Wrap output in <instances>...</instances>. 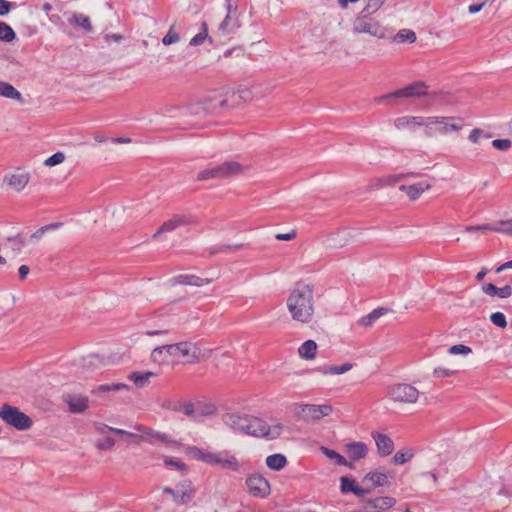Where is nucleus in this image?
<instances>
[{
	"label": "nucleus",
	"mask_w": 512,
	"mask_h": 512,
	"mask_svg": "<svg viewBox=\"0 0 512 512\" xmlns=\"http://www.w3.org/2000/svg\"><path fill=\"white\" fill-rule=\"evenodd\" d=\"M318 297L315 294L314 285L305 281L295 283L286 299V307L291 318L302 324L310 323L315 314V304Z\"/></svg>",
	"instance_id": "f257e3e1"
},
{
	"label": "nucleus",
	"mask_w": 512,
	"mask_h": 512,
	"mask_svg": "<svg viewBox=\"0 0 512 512\" xmlns=\"http://www.w3.org/2000/svg\"><path fill=\"white\" fill-rule=\"evenodd\" d=\"M201 357V350L192 342H179L158 346L151 352V360L157 364H169L174 361L196 363Z\"/></svg>",
	"instance_id": "f03ea898"
},
{
	"label": "nucleus",
	"mask_w": 512,
	"mask_h": 512,
	"mask_svg": "<svg viewBox=\"0 0 512 512\" xmlns=\"http://www.w3.org/2000/svg\"><path fill=\"white\" fill-rule=\"evenodd\" d=\"M185 452L189 458L210 465H220L222 468L232 471H238L240 468L237 458L231 456L227 451L213 453L197 446H187Z\"/></svg>",
	"instance_id": "7ed1b4c3"
},
{
	"label": "nucleus",
	"mask_w": 512,
	"mask_h": 512,
	"mask_svg": "<svg viewBox=\"0 0 512 512\" xmlns=\"http://www.w3.org/2000/svg\"><path fill=\"white\" fill-rule=\"evenodd\" d=\"M281 433V424L269 426L264 420L260 418L253 416H248L247 418V424L244 431V434L246 435L273 440L278 438Z\"/></svg>",
	"instance_id": "20e7f679"
},
{
	"label": "nucleus",
	"mask_w": 512,
	"mask_h": 512,
	"mask_svg": "<svg viewBox=\"0 0 512 512\" xmlns=\"http://www.w3.org/2000/svg\"><path fill=\"white\" fill-rule=\"evenodd\" d=\"M386 396L394 403L415 404L420 392L409 383H395L387 387Z\"/></svg>",
	"instance_id": "39448f33"
},
{
	"label": "nucleus",
	"mask_w": 512,
	"mask_h": 512,
	"mask_svg": "<svg viewBox=\"0 0 512 512\" xmlns=\"http://www.w3.org/2000/svg\"><path fill=\"white\" fill-rule=\"evenodd\" d=\"M0 419L19 431L29 430L33 425V421L30 416L20 411L19 408L9 404H4L0 408Z\"/></svg>",
	"instance_id": "423d86ee"
},
{
	"label": "nucleus",
	"mask_w": 512,
	"mask_h": 512,
	"mask_svg": "<svg viewBox=\"0 0 512 512\" xmlns=\"http://www.w3.org/2000/svg\"><path fill=\"white\" fill-rule=\"evenodd\" d=\"M242 172V166L235 161H227L218 166L204 169L197 175L198 180L223 179Z\"/></svg>",
	"instance_id": "0eeeda50"
},
{
	"label": "nucleus",
	"mask_w": 512,
	"mask_h": 512,
	"mask_svg": "<svg viewBox=\"0 0 512 512\" xmlns=\"http://www.w3.org/2000/svg\"><path fill=\"white\" fill-rule=\"evenodd\" d=\"M353 32L356 34H369L378 39H383L387 35V30L379 21L364 15L357 17L353 22Z\"/></svg>",
	"instance_id": "6e6552de"
},
{
	"label": "nucleus",
	"mask_w": 512,
	"mask_h": 512,
	"mask_svg": "<svg viewBox=\"0 0 512 512\" xmlns=\"http://www.w3.org/2000/svg\"><path fill=\"white\" fill-rule=\"evenodd\" d=\"M230 107L229 99L224 97L221 93H213L204 97L196 105L191 107L194 114H209L217 113L220 109Z\"/></svg>",
	"instance_id": "1a4fd4ad"
},
{
	"label": "nucleus",
	"mask_w": 512,
	"mask_h": 512,
	"mask_svg": "<svg viewBox=\"0 0 512 512\" xmlns=\"http://www.w3.org/2000/svg\"><path fill=\"white\" fill-rule=\"evenodd\" d=\"M428 95V86L423 81H416L410 85L395 90L386 95H382L376 98V101L383 102L391 98H420Z\"/></svg>",
	"instance_id": "9d476101"
},
{
	"label": "nucleus",
	"mask_w": 512,
	"mask_h": 512,
	"mask_svg": "<svg viewBox=\"0 0 512 512\" xmlns=\"http://www.w3.org/2000/svg\"><path fill=\"white\" fill-rule=\"evenodd\" d=\"M194 223V217L190 214H175L163 222L159 229L152 235V239L156 240L161 234L170 233L180 227L189 226Z\"/></svg>",
	"instance_id": "9b49d317"
},
{
	"label": "nucleus",
	"mask_w": 512,
	"mask_h": 512,
	"mask_svg": "<svg viewBox=\"0 0 512 512\" xmlns=\"http://www.w3.org/2000/svg\"><path fill=\"white\" fill-rule=\"evenodd\" d=\"M163 491L170 494L174 502L178 505L188 503L195 495V489L190 480L180 482L175 489L165 487Z\"/></svg>",
	"instance_id": "f8f14e48"
},
{
	"label": "nucleus",
	"mask_w": 512,
	"mask_h": 512,
	"mask_svg": "<svg viewBox=\"0 0 512 512\" xmlns=\"http://www.w3.org/2000/svg\"><path fill=\"white\" fill-rule=\"evenodd\" d=\"M300 417L305 420L317 421L332 413L333 407L330 404H302L300 405Z\"/></svg>",
	"instance_id": "ddd939ff"
},
{
	"label": "nucleus",
	"mask_w": 512,
	"mask_h": 512,
	"mask_svg": "<svg viewBox=\"0 0 512 512\" xmlns=\"http://www.w3.org/2000/svg\"><path fill=\"white\" fill-rule=\"evenodd\" d=\"M134 428L143 434V439H139V441H147L150 444H154L156 441H160L166 444L179 445V442L171 439V437L166 433L153 430L152 428L141 424L135 425Z\"/></svg>",
	"instance_id": "4468645a"
},
{
	"label": "nucleus",
	"mask_w": 512,
	"mask_h": 512,
	"mask_svg": "<svg viewBox=\"0 0 512 512\" xmlns=\"http://www.w3.org/2000/svg\"><path fill=\"white\" fill-rule=\"evenodd\" d=\"M249 493L257 497H266L270 493L269 482L260 474H253L246 479Z\"/></svg>",
	"instance_id": "2eb2a0df"
},
{
	"label": "nucleus",
	"mask_w": 512,
	"mask_h": 512,
	"mask_svg": "<svg viewBox=\"0 0 512 512\" xmlns=\"http://www.w3.org/2000/svg\"><path fill=\"white\" fill-rule=\"evenodd\" d=\"M365 504L369 512H386L396 504V499L390 496H381L370 498L365 501Z\"/></svg>",
	"instance_id": "dca6fc26"
},
{
	"label": "nucleus",
	"mask_w": 512,
	"mask_h": 512,
	"mask_svg": "<svg viewBox=\"0 0 512 512\" xmlns=\"http://www.w3.org/2000/svg\"><path fill=\"white\" fill-rule=\"evenodd\" d=\"M248 415L226 413L222 416L223 423L237 433L244 434Z\"/></svg>",
	"instance_id": "f3484780"
},
{
	"label": "nucleus",
	"mask_w": 512,
	"mask_h": 512,
	"mask_svg": "<svg viewBox=\"0 0 512 512\" xmlns=\"http://www.w3.org/2000/svg\"><path fill=\"white\" fill-rule=\"evenodd\" d=\"M418 173H407V174H391L378 177L373 180L371 184L372 189H381L386 186H394L398 182L404 180L407 177H415L418 176Z\"/></svg>",
	"instance_id": "a211bd4d"
},
{
	"label": "nucleus",
	"mask_w": 512,
	"mask_h": 512,
	"mask_svg": "<svg viewBox=\"0 0 512 512\" xmlns=\"http://www.w3.org/2000/svg\"><path fill=\"white\" fill-rule=\"evenodd\" d=\"M63 399L71 413H83L89 407L88 397L83 395L67 394Z\"/></svg>",
	"instance_id": "6ab92c4d"
},
{
	"label": "nucleus",
	"mask_w": 512,
	"mask_h": 512,
	"mask_svg": "<svg viewBox=\"0 0 512 512\" xmlns=\"http://www.w3.org/2000/svg\"><path fill=\"white\" fill-rule=\"evenodd\" d=\"M371 435L376 443L378 454L381 457H386L393 452L394 443L389 436L375 431L372 432Z\"/></svg>",
	"instance_id": "aec40b11"
},
{
	"label": "nucleus",
	"mask_w": 512,
	"mask_h": 512,
	"mask_svg": "<svg viewBox=\"0 0 512 512\" xmlns=\"http://www.w3.org/2000/svg\"><path fill=\"white\" fill-rule=\"evenodd\" d=\"M30 181L28 173L16 172L10 175H6L4 182L8 187L16 192L22 191Z\"/></svg>",
	"instance_id": "412c9836"
},
{
	"label": "nucleus",
	"mask_w": 512,
	"mask_h": 512,
	"mask_svg": "<svg viewBox=\"0 0 512 512\" xmlns=\"http://www.w3.org/2000/svg\"><path fill=\"white\" fill-rule=\"evenodd\" d=\"M439 120H443V121L438 123L436 130L441 134H449L451 132H458L463 127L461 119H458V122H456V118H454V117L439 116Z\"/></svg>",
	"instance_id": "4be33fe9"
},
{
	"label": "nucleus",
	"mask_w": 512,
	"mask_h": 512,
	"mask_svg": "<svg viewBox=\"0 0 512 512\" xmlns=\"http://www.w3.org/2000/svg\"><path fill=\"white\" fill-rule=\"evenodd\" d=\"M431 184L427 182H419L412 185H401L400 190L405 192L410 200H417L424 191L429 190Z\"/></svg>",
	"instance_id": "5701e85b"
},
{
	"label": "nucleus",
	"mask_w": 512,
	"mask_h": 512,
	"mask_svg": "<svg viewBox=\"0 0 512 512\" xmlns=\"http://www.w3.org/2000/svg\"><path fill=\"white\" fill-rule=\"evenodd\" d=\"M227 98L229 99L230 107H236L252 100V92L248 88H239L227 96Z\"/></svg>",
	"instance_id": "b1692460"
},
{
	"label": "nucleus",
	"mask_w": 512,
	"mask_h": 512,
	"mask_svg": "<svg viewBox=\"0 0 512 512\" xmlns=\"http://www.w3.org/2000/svg\"><path fill=\"white\" fill-rule=\"evenodd\" d=\"M362 482L369 484V487L371 488V490H373L376 487L386 485L388 482V477L385 473L379 471H372L364 476Z\"/></svg>",
	"instance_id": "393cba45"
},
{
	"label": "nucleus",
	"mask_w": 512,
	"mask_h": 512,
	"mask_svg": "<svg viewBox=\"0 0 512 512\" xmlns=\"http://www.w3.org/2000/svg\"><path fill=\"white\" fill-rule=\"evenodd\" d=\"M349 457L356 461L366 457L368 453L367 445L363 442H353L346 446Z\"/></svg>",
	"instance_id": "a878e982"
},
{
	"label": "nucleus",
	"mask_w": 512,
	"mask_h": 512,
	"mask_svg": "<svg viewBox=\"0 0 512 512\" xmlns=\"http://www.w3.org/2000/svg\"><path fill=\"white\" fill-rule=\"evenodd\" d=\"M388 309L384 307H379L371 311L369 314L361 317L358 320V324L362 327H371L375 321H377L380 317L384 316L388 313Z\"/></svg>",
	"instance_id": "bb28decb"
},
{
	"label": "nucleus",
	"mask_w": 512,
	"mask_h": 512,
	"mask_svg": "<svg viewBox=\"0 0 512 512\" xmlns=\"http://www.w3.org/2000/svg\"><path fill=\"white\" fill-rule=\"evenodd\" d=\"M174 281L181 285L203 286L211 282L210 279L200 278L196 275L181 274L174 278Z\"/></svg>",
	"instance_id": "cd10ccee"
},
{
	"label": "nucleus",
	"mask_w": 512,
	"mask_h": 512,
	"mask_svg": "<svg viewBox=\"0 0 512 512\" xmlns=\"http://www.w3.org/2000/svg\"><path fill=\"white\" fill-rule=\"evenodd\" d=\"M68 22L74 27L81 28L86 32L92 31V25L89 17L82 13H72L68 18Z\"/></svg>",
	"instance_id": "c85d7f7f"
},
{
	"label": "nucleus",
	"mask_w": 512,
	"mask_h": 512,
	"mask_svg": "<svg viewBox=\"0 0 512 512\" xmlns=\"http://www.w3.org/2000/svg\"><path fill=\"white\" fill-rule=\"evenodd\" d=\"M317 343L314 340H307L301 344L298 349V354L301 358L312 360L316 356Z\"/></svg>",
	"instance_id": "c756f323"
},
{
	"label": "nucleus",
	"mask_w": 512,
	"mask_h": 512,
	"mask_svg": "<svg viewBox=\"0 0 512 512\" xmlns=\"http://www.w3.org/2000/svg\"><path fill=\"white\" fill-rule=\"evenodd\" d=\"M0 96L23 102L21 93L10 83L0 81Z\"/></svg>",
	"instance_id": "7c9ffc66"
},
{
	"label": "nucleus",
	"mask_w": 512,
	"mask_h": 512,
	"mask_svg": "<svg viewBox=\"0 0 512 512\" xmlns=\"http://www.w3.org/2000/svg\"><path fill=\"white\" fill-rule=\"evenodd\" d=\"M153 376H155V373L151 372V371H147V372H143V373L133 372V373L129 374L128 378L134 382L136 387L143 388V387L147 386L150 378Z\"/></svg>",
	"instance_id": "2f4dec72"
},
{
	"label": "nucleus",
	"mask_w": 512,
	"mask_h": 512,
	"mask_svg": "<svg viewBox=\"0 0 512 512\" xmlns=\"http://www.w3.org/2000/svg\"><path fill=\"white\" fill-rule=\"evenodd\" d=\"M394 125L399 130L412 128L414 126H418L419 127V116H402V117H398V118L395 119Z\"/></svg>",
	"instance_id": "473e14b6"
},
{
	"label": "nucleus",
	"mask_w": 512,
	"mask_h": 512,
	"mask_svg": "<svg viewBox=\"0 0 512 512\" xmlns=\"http://www.w3.org/2000/svg\"><path fill=\"white\" fill-rule=\"evenodd\" d=\"M287 459L283 454H272L266 458V465L275 471H279L285 467Z\"/></svg>",
	"instance_id": "72a5a7b5"
},
{
	"label": "nucleus",
	"mask_w": 512,
	"mask_h": 512,
	"mask_svg": "<svg viewBox=\"0 0 512 512\" xmlns=\"http://www.w3.org/2000/svg\"><path fill=\"white\" fill-rule=\"evenodd\" d=\"M123 389L128 390L129 386L124 383L102 384L93 389L92 393L95 395H100L103 393L119 391Z\"/></svg>",
	"instance_id": "f704fd0d"
},
{
	"label": "nucleus",
	"mask_w": 512,
	"mask_h": 512,
	"mask_svg": "<svg viewBox=\"0 0 512 512\" xmlns=\"http://www.w3.org/2000/svg\"><path fill=\"white\" fill-rule=\"evenodd\" d=\"M416 34L414 31L409 29H401L394 37V40L398 43H414L416 41Z\"/></svg>",
	"instance_id": "c9c22d12"
},
{
	"label": "nucleus",
	"mask_w": 512,
	"mask_h": 512,
	"mask_svg": "<svg viewBox=\"0 0 512 512\" xmlns=\"http://www.w3.org/2000/svg\"><path fill=\"white\" fill-rule=\"evenodd\" d=\"M506 222L508 220H500L495 224H490V231L512 236V224H506Z\"/></svg>",
	"instance_id": "e433bc0d"
},
{
	"label": "nucleus",
	"mask_w": 512,
	"mask_h": 512,
	"mask_svg": "<svg viewBox=\"0 0 512 512\" xmlns=\"http://www.w3.org/2000/svg\"><path fill=\"white\" fill-rule=\"evenodd\" d=\"M16 34L13 29L5 22H0V40L11 42L15 39Z\"/></svg>",
	"instance_id": "4c0bfd02"
},
{
	"label": "nucleus",
	"mask_w": 512,
	"mask_h": 512,
	"mask_svg": "<svg viewBox=\"0 0 512 512\" xmlns=\"http://www.w3.org/2000/svg\"><path fill=\"white\" fill-rule=\"evenodd\" d=\"M243 247L242 244H236V245H229V244H222L218 246H213L208 248V253L210 255H214L217 253L227 252L228 250L231 251H237Z\"/></svg>",
	"instance_id": "58836bf2"
},
{
	"label": "nucleus",
	"mask_w": 512,
	"mask_h": 512,
	"mask_svg": "<svg viewBox=\"0 0 512 512\" xmlns=\"http://www.w3.org/2000/svg\"><path fill=\"white\" fill-rule=\"evenodd\" d=\"M6 240L12 244L11 248L15 253H20L22 248L25 246V241L21 234L7 237Z\"/></svg>",
	"instance_id": "ea45409f"
},
{
	"label": "nucleus",
	"mask_w": 512,
	"mask_h": 512,
	"mask_svg": "<svg viewBox=\"0 0 512 512\" xmlns=\"http://www.w3.org/2000/svg\"><path fill=\"white\" fill-rule=\"evenodd\" d=\"M323 452L329 459L335 460L338 465H348L347 459L344 456L340 455L338 452L328 448H323Z\"/></svg>",
	"instance_id": "a19ab883"
},
{
	"label": "nucleus",
	"mask_w": 512,
	"mask_h": 512,
	"mask_svg": "<svg viewBox=\"0 0 512 512\" xmlns=\"http://www.w3.org/2000/svg\"><path fill=\"white\" fill-rule=\"evenodd\" d=\"M413 457V453L410 451H398L393 456V463L396 465H403L407 463Z\"/></svg>",
	"instance_id": "79ce46f5"
},
{
	"label": "nucleus",
	"mask_w": 512,
	"mask_h": 512,
	"mask_svg": "<svg viewBox=\"0 0 512 512\" xmlns=\"http://www.w3.org/2000/svg\"><path fill=\"white\" fill-rule=\"evenodd\" d=\"M442 120H439V116H430V117H422L419 116V127H425L427 129H432L433 126L438 125L439 122Z\"/></svg>",
	"instance_id": "37998d69"
},
{
	"label": "nucleus",
	"mask_w": 512,
	"mask_h": 512,
	"mask_svg": "<svg viewBox=\"0 0 512 512\" xmlns=\"http://www.w3.org/2000/svg\"><path fill=\"white\" fill-rule=\"evenodd\" d=\"M491 137L490 134H486L484 133V131L480 128H474L469 136H468V139L469 141H471L472 143L474 144H478L480 142V139L481 138H486V139H489Z\"/></svg>",
	"instance_id": "c03bdc74"
},
{
	"label": "nucleus",
	"mask_w": 512,
	"mask_h": 512,
	"mask_svg": "<svg viewBox=\"0 0 512 512\" xmlns=\"http://www.w3.org/2000/svg\"><path fill=\"white\" fill-rule=\"evenodd\" d=\"M490 320L495 326L499 328H506L507 326L506 317L502 312L492 313L490 315Z\"/></svg>",
	"instance_id": "a18cd8bd"
},
{
	"label": "nucleus",
	"mask_w": 512,
	"mask_h": 512,
	"mask_svg": "<svg viewBox=\"0 0 512 512\" xmlns=\"http://www.w3.org/2000/svg\"><path fill=\"white\" fill-rule=\"evenodd\" d=\"M216 407L214 404H198V418L202 416H210L215 414Z\"/></svg>",
	"instance_id": "49530a36"
},
{
	"label": "nucleus",
	"mask_w": 512,
	"mask_h": 512,
	"mask_svg": "<svg viewBox=\"0 0 512 512\" xmlns=\"http://www.w3.org/2000/svg\"><path fill=\"white\" fill-rule=\"evenodd\" d=\"M65 160V154L63 152H56L44 161L46 166L52 167L61 164Z\"/></svg>",
	"instance_id": "de8ad7c7"
},
{
	"label": "nucleus",
	"mask_w": 512,
	"mask_h": 512,
	"mask_svg": "<svg viewBox=\"0 0 512 512\" xmlns=\"http://www.w3.org/2000/svg\"><path fill=\"white\" fill-rule=\"evenodd\" d=\"M356 485L353 479L341 477V492L344 494L353 493Z\"/></svg>",
	"instance_id": "09e8293b"
},
{
	"label": "nucleus",
	"mask_w": 512,
	"mask_h": 512,
	"mask_svg": "<svg viewBox=\"0 0 512 512\" xmlns=\"http://www.w3.org/2000/svg\"><path fill=\"white\" fill-rule=\"evenodd\" d=\"M180 37L176 31H174L173 27L169 29L167 34L163 37L162 43L164 45H171L174 43H177L179 41Z\"/></svg>",
	"instance_id": "8fccbe9b"
},
{
	"label": "nucleus",
	"mask_w": 512,
	"mask_h": 512,
	"mask_svg": "<svg viewBox=\"0 0 512 512\" xmlns=\"http://www.w3.org/2000/svg\"><path fill=\"white\" fill-rule=\"evenodd\" d=\"M182 412L188 417L198 419V404L186 403L182 407Z\"/></svg>",
	"instance_id": "3c124183"
},
{
	"label": "nucleus",
	"mask_w": 512,
	"mask_h": 512,
	"mask_svg": "<svg viewBox=\"0 0 512 512\" xmlns=\"http://www.w3.org/2000/svg\"><path fill=\"white\" fill-rule=\"evenodd\" d=\"M492 146L500 151H507L511 148L512 142L509 139H495L492 141Z\"/></svg>",
	"instance_id": "603ef678"
},
{
	"label": "nucleus",
	"mask_w": 512,
	"mask_h": 512,
	"mask_svg": "<svg viewBox=\"0 0 512 512\" xmlns=\"http://www.w3.org/2000/svg\"><path fill=\"white\" fill-rule=\"evenodd\" d=\"M457 373V370H452L443 367H437L433 371V376L435 378H443V377H451Z\"/></svg>",
	"instance_id": "864d4df0"
},
{
	"label": "nucleus",
	"mask_w": 512,
	"mask_h": 512,
	"mask_svg": "<svg viewBox=\"0 0 512 512\" xmlns=\"http://www.w3.org/2000/svg\"><path fill=\"white\" fill-rule=\"evenodd\" d=\"M95 445L99 450H111L115 446V440L111 437H107L104 440H98Z\"/></svg>",
	"instance_id": "5fc2aeb1"
},
{
	"label": "nucleus",
	"mask_w": 512,
	"mask_h": 512,
	"mask_svg": "<svg viewBox=\"0 0 512 512\" xmlns=\"http://www.w3.org/2000/svg\"><path fill=\"white\" fill-rule=\"evenodd\" d=\"M471 352V348L466 346V345H463V344H457V345H453L449 348V353L451 354H454V355H467Z\"/></svg>",
	"instance_id": "6e6d98bb"
},
{
	"label": "nucleus",
	"mask_w": 512,
	"mask_h": 512,
	"mask_svg": "<svg viewBox=\"0 0 512 512\" xmlns=\"http://www.w3.org/2000/svg\"><path fill=\"white\" fill-rule=\"evenodd\" d=\"M164 463L168 466H173V467L177 468L178 470L187 471V465L180 460H176L173 458H166L164 460Z\"/></svg>",
	"instance_id": "4d7b16f0"
},
{
	"label": "nucleus",
	"mask_w": 512,
	"mask_h": 512,
	"mask_svg": "<svg viewBox=\"0 0 512 512\" xmlns=\"http://www.w3.org/2000/svg\"><path fill=\"white\" fill-rule=\"evenodd\" d=\"M490 224H481V225H467L464 226V231L467 233L477 232V231H490Z\"/></svg>",
	"instance_id": "13d9d810"
},
{
	"label": "nucleus",
	"mask_w": 512,
	"mask_h": 512,
	"mask_svg": "<svg viewBox=\"0 0 512 512\" xmlns=\"http://www.w3.org/2000/svg\"><path fill=\"white\" fill-rule=\"evenodd\" d=\"M512 295V287L510 285H505L501 288H497V296L499 298H509Z\"/></svg>",
	"instance_id": "bf43d9fd"
},
{
	"label": "nucleus",
	"mask_w": 512,
	"mask_h": 512,
	"mask_svg": "<svg viewBox=\"0 0 512 512\" xmlns=\"http://www.w3.org/2000/svg\"><path fill=\"white\" fill-rule=\"evenodd\" d=\"M93 426L95 431L101 435H106L108 432H111L112 429V427L100 422H95Z\"/></svg>",
	"instance_id": "052dcab7"
},
{
	"label": "nucleus",
	"mask_w": 512,
	"mask_h": 512,
	"mask_svg": "<svg viewBox=\"0 0 512 512\" xmlns=\"http://www.w3.org/2000/svg\"><path fill=\"white\" fill-rule=\"evenodd\" d=\"M208 36L207 34V31H203V32H200L198 34H196L191 40H190V45L191 46H197V45H200L201 43H203V41L205 40V38Z\"/></svg>",
	"instance_id": "680f3d73"
},
{
	"label": "nucleus",
	"mask_w": 512,
	"mask_h": 512,
	"mask_svg": "<svg viewBox=\"0 0 512 512\" xmlns=\"http://www.w3.org/2000/svg\"><path fill=\"white\" fill-rule=\"evenodd\" d=\"M497 288L498 287H496L492 283H486V284L482 285L483 293H485L486 295H489V296H497Z\"/></svg>",
	"instance_id": "e2e57ef3"
},
{
	"label": "nucleus",
	"mask_w": 512,
	"mask_h": 512,
	"mask_svg": "<svg viewBox=\"0 0 512 512\" xmlns=\"http://www.w3.org/2000/svg\"><path fill=\"white\" fill-rule=\"evenodd\" d=\"M111 432L118 434V435H127V436L135 438L137 440L143 439V436H141L139 434H135V433L123 430V429H119V428L112 427Z\"/></svg>",
	"instance_id": "0e129e2a"
},
{
	"label": "nucleus",
	"mask_w": 512,
	"mask_h": 512,
	"mask_svg": "<svg viewBox=\"0 0 512 512\" xmlns=\"http://www.w3.org/2000/svg\"><path fill=\"white\" fill-rule=\"evenodd\" d=\"M488 1L489 0H484L481 3L469 5L468 6V12L470 14H475V13L480 12L487 5Z\"/></svg>",
	"instance_id": "69168bd1"
},
{
	"label": "nucleus",
	"mask_w": 512,
	"mask_h": 512,
	"mask_svg": "<svg viewBox=\"0 0 512 512\" xmlns=\"http://www.w3.org/2000/svg\"><path fill=\"white\" fill-rule=\"evenodd\" d=\"M13 4L7 0H0V16L8 14Z\"/></svg>",
	"instance_id": "338daca9"
},
{
	"label": "nucleus",
	"mask_w": 512,
	"mask_h": 512,
	"mask_svg": "<svg viewBox=\"0 0 512 512\" xmlns=\"http://www.w3.org/2000/svg\"><path fill=\"white\" fill-rule=\"evenodd\" d=\"M296 237V232L291 231L289 233H279L275 236V238L279 241H291Z\"/></svg>",
	"instance_id": "774afa93"
}]
</instances>
